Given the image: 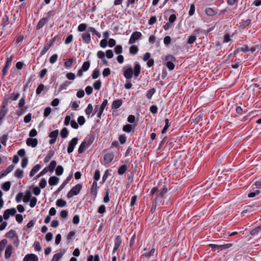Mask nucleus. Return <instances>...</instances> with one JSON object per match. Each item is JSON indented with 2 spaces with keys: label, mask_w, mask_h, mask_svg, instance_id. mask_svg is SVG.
I'll use <instances>...</instances> for the list:
<instances>
[{
  "label": "nucleus",
  "mask_w": 261,
  "mask_h": 261,
  "mask_svg": "<svg viewBox=\"0 0 261 261\" xmlns=\"http://www.w3.org/2000/svg\"><path fill=\"white\" fill-rule=\"evenodd\" d=\"M176 61L175 58L171 55H167L164 59V64L166 65L169 70H172L175 67L173 62Z\"/></svg>",
  "instance_id": "1"
},
{
  "label": "nucleus",
  "mask_w": 261,
  "mask_h": 261,
  "mask_svg": "<svg viewBox=\"0 0 261 261\" xmlns=\"http://www.w3.org/2000/svg\"><path fill=\"white\" fill-rule=\"evenodd\" d=\"M82 188V185L81 184H77L68 192L67 194V197L68 199L71 198L74 195H77L81 191Z\"/></svg>",
  "instance_id": "2"
},
{
  "label": "nucleus",
  "mask_w": 261,
  "mask_h": 261,
  "mask_svg": "<svg viewBox=\"0 0 261 261\" xmlns=\"http://www.w3.org/2000/svg\"><path fill=\"white\" fill-rule=\"evenodd\" d=\"M142 36V34L140 32L136 31L133 33L128 41V44H132L136 42Z\"/></svg>",
  "instance_id": "3"
},
{
  "label": "nucleus",
  "mask_w": 261,
  "mask_h": 261,
  "mask_svg": "<svg viewBox=\"0 0 261 261\" xmlns=\"http://www.w3.org/2000/svg\"><path fill=\"white\" fill-rule=\"evenodd\" d=\"M78 138L76 137L73 138L69 142L67 152L69 154L71 153L74 150V147L77 144Z\"/></svg>",
  "instance_id": "4"
},
{
  "label": "nucleus",
  "mask_w": 261,
  "mask_h": 261,
  "mask_svg": "<svg viewBox=\"0 0 261 261\" xmlns=\"http://www.w3.org/2000/svg\"><path fill=\"white\" fill-rule=\"evenodd\" d=\"M16 213V210L15 208H11L6 210L3 214V218L5 220L9 219L10 216H14Z\"/></svg>",
  "instance_id": "5"
},
{
  "label": "nucleus",
  "mask_w": 261,
  "mask_h": 261,
  "mask_svg": "<svg viewBox=\"0 0 261 261\" xmlns=\"http://www.w3.org/2000/svg\"><path fill=\"white\" fill-rule=\"evenodd\" d=\"M123 75L127 80H130L133 75V69L131 67L125 69L123 68Z\"/></svg>",
  "instance_id": "6"
},
{
  "label": "nucleus",
  "mask_w": 261,
  "mask_h": 261,
  "mask_svg": "<svg viewBox=\"0 0 261 261\" xmlns=\"http://www.w3.org/2000/svg\"><path fill=\"white\" fill-rule=\"evenodd\" d=\"M7 103H3L0 107V119H4L8 112V109L6 108Z\"/></svg>",
  "instance_id": "7"
},
{
  "label": "nucleus",
  "mask_w": 261,
  "mask_h": 261,
  "mask_svg": "<svg viewBox=\"0 0 261 261\" xmlns=\"http://www.w3.org/2000/svg\"><path fill=\"white\" fill-rule=\"evenodd\" d=\"M81 37L83 41L86 44H89L91 42V39L90 34L89 32L83 33L81 34Z\"/></svg>",
  "instance_id": "8"
},
{
  "label": "nucleus",
  "mask_w": 261,
  "mask_h": 261,
  "mask_svg": "<svg viewBox=\"0 0 261 261\" xmlns=\"http://www.w3.org/2000/svg\"><path fill=\"white\" fill-rule=\"evenodd\" d=\"M56 40V37H54L51 40H50L49 42L47 43L46 45H45L43 48V49L41 50L40 53V56H42L44 55L47 50L49 49V48L54 44V43Z\"/></svg>",
  "instance_id": "9"
},
{
  "label": "nucleus",
  "mask_w": 261,
  "mask_h": 261,
  "mask_svg": "<svg viewBox=\"0 0 261 261\" xmlns=\"http://www.w3.org/2000/svg\"><path fill=\"white\" fill-rule=\"evenodd\" d=\"M121 237L120 236H117L114 241V247L113 248V253H114L118 250L121 244Z\"/></svg>",
  "instance_id": "10"
},
{
  "label": "nucleus",
  "mask_w": 261,
  "mask_h": 261,
  "mask_svg": "<svg viewBox=\"0 0 261 261\" xmlns=\"http://www.w3.org/2000/svg\"><path fill=\"white\" fill-rule=\"evenodd\" d=\"M141 71V66L139 63L137 62H136L134 63V68L133 70V74L136 77H137L140 73Z\"/></svg>",
  "instance_id": "11"
},
{
  "label": "nucleus",
  "mask_w": 261,
  "mask_h": 261,
  "mask_svg": "<svg viewBox=\"0 0 261 261\" xmlns=\"http://www.w3.org/2000/svg\"><path fill=\"white\" fill-rule=\"evenodd\" d=\"M114 157L113 153H107L104 156L103 161L106 164L110 163L113 161Z\"/></svg>",
  "instance_id": "12"
},
{
  "label": "nucleus",
  "mask_w": 261,
  "mask_h": 261,
  "mask_svg": "<svg viewBox=\"0 0 261 261\" xmlns=\"http://www.w3.org/2000/svg\"><path fill=\"white\" fill-rule=\"evenodd\" d=\"M27 144L32 147H35L38 144V140L36 138H28L26 141Z\"/></svg>",
  "instance_id": "13"
},
{
  "label": "nucleus",
  "mask_w": 261,
  "mask_h": 261,
  "mask_svg": "<svg viewBox=\"0 0 261 261\" xmlns=\"http://www.w3.org/2000/svg\"><path fill=\"white\" fill-rule=\"evenodd\" d=\"M48 21L49 18L43 17L39 20V21L37 23V25L36 26L37 29L40 30V29H41L45 24L47 23Z\"/></svg>",
  "instance_id": "14"
},
{
  "label": "nucleus",
  "mask_w": 261,
  "mask_h": 261,
  "mask_svg": "<svg viewBox=\"0 0 261 261\" xmlns=\"http://www.w3.org/2000/svg\"><path fill=\"white\" fill-rule=\"evenodd\" d=\"M168 192V188L166 186H164L163 188L162 189V191L159 194L156 198H155V202L157 201H159L160 199L163 198L164 196Z\"/></svg>",
  "instance_id": "15"
},
{
  "label": "nucleus",
  "mask_w": 261,
  "mask_h": 261,
  "mask_svg": "<svg viewBox=\"0 0 261 261\" xmlns=\"http://www.w3.org/2000/svg\"><path fill=\"white\" fill-rule=\"evenodd\" d=\"M14 165H13L9 166L5 170H3L1 173L0 178L6 176L8 173L11 172L14 169Z\"/></svg>",
  "instance_id": "16"
},
{
  "label": "nucleus",
  "mask_w": 261,
  "mask_h": 261,
  "mask_svg": "<svg viewBox=\"0 0 261 261\" xmlns=\"http://www.w3.org/2000/svg\"><path fill=\"white\" fill-rule=\"evenodd\" d=\"M9 24H10L9 15L8 13H6L2 18L1 25L3 27H5Z\"/></svg>",
  "instance_id": "17"
},
{
  "label": "nucleus",
  "mask_w": 261,
  "mask_h": 261,
  "mask_svg": "<svg viewBox=\"0 0 261 261\" xmlns=\"http://www.w3.org/2000/svg\"><path fill=\"white\" fill-rule=\"evenodd\" d=\"M38 259L36 255L33 254H27L23 258V261H38Z\"/></svg>",
  "instance_id": "18"
},
{
  "label": "nucleus",
  "mask_w": 261,
  "mask_h": 261,
  "mask_svg": "<svg viewBox=\"0 0 261 261\" xmlns=\"http://www.w3.org/2000/svg\"><path fill=\"white\" fill-rule=\"evenodd\" d=\"M122 104V100L121 99L115 100L112 102L111 108L112 109H117L121 107Z\"/></svg>",
  "instance_id": "19"
},
{
  "label": "nucleus",
  "mask_w": 261,
  "mask_h": 261,
  "mask_svg": "<svg viewBox=\"0 0 261 261\" xmlns=\"http://www.w3.org/2000/svg\"><path fill=\"white\" fill-rule=\"evenodd\" d=\"M12 250L13 247L11 245L7 246L5 252V257L6 259H9L10 257L12 252Z\"/></svg>",
  "instance_id": "20"
},
{
  "label": "nucleus",
  "mask_w": 261,
  "mask_h": 261,
  "mask_svg": "<svg viewBox=\"0 0 261 261\" xmlns=\"http://www.w3.org/2000/svg\"><path fill=\"white\" fill-rule=\"evenodd\" d=\"M59 179V177L53 176L49 178L48 183L50 186H55L58 184Z\"/></svg>",
  "instance_id": "21"
},
{
  "label": "nucleus",
  "mask_w": 261,
  "mask_h": 261,
  "mask_svg": "<svg viewBox=\"0 0 261 261\" xmlns=\"http://www.w3.org/2000/svg\"><path fill=\"white\" fill-rule=\"evenodd\" d=\"M88 147H89V146H88V145L87 144V141H84L81 144V145L78 149V153H83Z\"/></svg>",
  "instance_id": "22"
},
{
  "label": "nucleus",
  "mask_w": 261,
  "mask_h": 261,
  "mask_svg": "<svg viewBox=\"0 0 261 261\" xmlns=\"http://www.w3.org/2000/svg\"><path fill=\"white\" fill-rule=\"evenodd\" d=\"M18 235L17 234L16 231L12 229L8 231L5 235L6 238L11 240H13L14 238H15Z\"/></svg>",
  "instance_id": "23"
},
{
  "label": "nucleus",
  "mask_w": 261,
  "mask_h": 261,
  "mask_svg": "<svg viewBox=\"0 0 261 261\" xmlns=\"http://www.w3.org/2000/svg\"><path fill=\"white\" fill-rule=\"evenodd\" d=\"M41 168V166L40 164L35 165L30 172V176H33Z\"/></svg>",
  "instance_id": "24"
},
{
  "label": "nucleus",
  "mask_w": 261,
  "mask_h": 261,
  "mask_svg": "<svg viewBox=\"0 0 261 261\" xmlns=\"http://www.w3.org/2000/svg\"><path fill=\"white\" fill-rule=\"evenodd\" d=\"M32 198L31 192L30 190H27L25 192V195H23V201L24 202L27 203L30 201Z\"/></svg>",
  "instance_id": "25"
},
{
  "label": "nucleus",
  "mask_w": 261,
  "mask_h": 261,
  "mask_svg": "<svg viewBox=\"0 0 261 261\" xmlns=\"http://www.w3.org/2000/svg\"><path fill=\"white\" fill-rule=\"evenodd\" d=\"M205 13L207 16H213L217 13V12L211 8H207L205 10Z\"/></svg>",
  "instance_id": "26"
},
{
  "label": "nucleus",
  "mask_w": 261,
  "mask_h": 261,
  "mask_svg": "<svg viewBox=\"0 0 261 261\" xmlns=\"http://www.w3.org/2000/svg\"><path fill=\"white\" fill-rule=\"evenodd\" d=\"M57 165V162L55 161H52L49 165L45 167V168L47 169L48 172H53L56 166Z\"/></svg>",
  "instance_id": "27"
},
{
  "label": "nucleus",
  "mask_w": 261,
  "mask_h": 261,
  "mask_svg": "<svg viewBox=\"0 0 261 261\" xmlns=\"http://www.w3.org/2000/svg\"><path fill=\"white\" fill-rule=\"evenodd\" d=\"M129 53L133 55L137 54L139 51L138 47L136 45H132L129 47Z\"/></svg>",
  "instance_id": "28"
},
{
  "label": "nucleus",
  "mask_w": 261,
  "mask_h": 261,
  "mask_svg": "<svg viewBox=\"0 0 261 261\" xmlns=\"http://www.w3.org/2000/svg\"><path fill=\"white\" fill-rule=\"evenodd\" d=\"M69 135V132L67 128L64 127L62 129L60 132L61 137L62 138H66Z\"/></svg>",
  "instance_id": "29"
},
{
  "label": "nucleus",
  "mask_w": 261,
  "mask_h": 261,
  "mask_svg": "<svg viewBox=\"0 0 261 261\" xmlns=\"http://www.w3.org/2000/svg\"><path fill=\"white\" fill-rule=\"evenodd\" d=\"M55 154V152L53 150H50L48 152V154L44 158V163H46L48 162L51 159L53 158Z\"/></svg>",
  "instance_id": "30"
},
{
  "label": "nucleus",
  "mask_w": 261,
  "mask_h": 261,
  "mask_svg": "<svg viewBox=\"0 0 261 261\" xmlns=\"http://www.w3.org/2000/svg\"><path fill=\"white\" fill-rule=\"evenodd\" d=\"M127 169V166L126 165H121L118 170V173L119 175H122L124 174Z\"/></svg>",
  "instance_id": "31"
},
{
  "label": "nucleus",
  "mask_w": 261,
  "mask_h": 261,
  "mask_svg": "<svg viewBox=\"0 0 261 261\" xmlns=\"http://www.w3.org/2000/svg\"><path fill=\"white\" fill-rule=\"evenodd\" d=\"M15 176L18 178H21L23 176V171L22 169H17L15 172Z\"/></svg>",
  "instance_id": "32"
},
{
  "label": "nucleus",
  "mask_w": 261,
  "mask_h": 261,
  "mask_svg": "<svg viewBox=\"0 0 261 261\" xmlns=\"http://www.w3.org/2000/svg\"><path fill=\"white\" fill-rule=\"evenodd\" d=\"M66 203V201L62 199H59L56 201V205L61 207L65 206Z\"/></svg>",
  "instance_id": "33"
},
{
  "label": "nucleus",
  "mask_w": 261,
  "mask_h": 261,
  "mask_svg": "<svg viewBox=\"0 0 261 261\" xmlns=\"http://www.w3.org/2000/svg\"><path fill=\"white\" fill-rule=\"evenodd\" d=\"M154 252H155L154 248H152L151 249V250L150 251H149L148 252H144L142 256H145V257H147L148 258H149L150 257L153 256Z\"/></svg>",
  "instance_id": "34"
},
{
  "label": "nucleus",
  "mask_w": 261,
  "mask_h": 261,
  "mask_svg": "<svg viewBox=\"0 0 261 261\" xmlns=\"http://www.w3.org/2000/svg\"><path fill=\"white\" fill-rule=\"evenodd\" d=\"M133 129V126L130 124H126L123 126L122 130L126 133H130Z\"/></svg>",
  "instance_id": "35"
},
{
  "label": "nucleus",
  "mask_w": 261,
  "mask_h": 261,
  "mask_svg": "<svg viewBox=\"0 0 261 261\" xmlns=\"http://www.w3.org/2000/svg\"><path fill=\"white\" fill-rule=\"evenodd\" d=\"M155 92V89L154 88H152L150 89H149L147 94H146V97L148 99H150L152 96V95L154 94Z\"/></svg>",
  "instance_id": "36"
},
{
  "label": "nucleus",
  "mask_w": 261,
  "mask_h": 261,
  "mask_svg": "<svg viewBox=\"0 0 261 261\" xmlns=\"http://www.w3.org/2000/svg\"><path fill=\"white\" fill-rule=\"evenodd\" d=\"M260 231H261V225L251 230L250 232V234L252 236H254V235L257 234Z\"/></svg>",
  "instance_id": "37"
},
{
  "label": "nucleus",
  "mask_w": 261,
  "mask_h": 261,
  "mask_svg": "<svg viewBox=\"0 0 261 261\" xmlns=\"http://www.w3.org/2000/svg\"><path fill=\"white\" fill-rule=\"evenodd\" d=\"M64 168L61 165H58L56 169V174L57 175H61L63 174Z\"/></svg>",
  "instance_id": "38"
},
{
  "label": "nucleus",
  "mask_w": 261,
  "mask_h": 261,
  "mask_svg": "<svg viewBox=\"0 0 261 261\" xmlns=\"http://www.w3.org/2000/svg\"><path fill=\"white\" fill-rule=\"evenodd\" d=\"M260 193L259 190H255L253 192H251L248 194V197L249 198H253L258 195Z\"/></svg>",
  "instance_id": "39"
},
{
  "label": "nucleus",
  "mask_w": 261,
  "mask_h": 261,
  "mask_svg": "<svg viewBox=\"0 0 261 261\" xmlns=\"http://www.w3.org/2000/svg\"><path fill=\"white\" fill-rule=\"evenodd\" d=\"M90 62L88 61H86V62H85L82 66V68L81 69L84 71H87L89 67H90Z\"/></svg>",
  "instance_id": "40"
},
{
  "label": "nucleus",
  "mask_w": 261,
  "mask_h": 261,
  "mask_svg": "<svg viewBox=\"0 0 261 261\" xmlns=\"http://www.w3.org/2000/svg\"><path fill=\"white\" fill-rule=\"evenodd\" d=\"M100 72L98 69H95L92 72V76L93 79H96L100 76Z\"/></svg>",
  "instance_id": "41"
},
{
  "label": "nucleus",
  "mask_w": 261,
  "mask_h": 261,
  "mask_svg": "<svg viewBox=\"0 0 261 261\" xmlns=\"http://www.w3.org/2000/svg\"><path fill=\"white\" fill-rule=\"evenodd\" d=\"M10 187L11 182L10 181H6L2 185V189L5 191H8L9 190Z\"/></svg>",
  "instance_id": "42"
},
{
  "label": "nucleus",
  "mask_w": 261,
  "mask_h": 261,
  "mask_svg": "<svg viewBox=\"0 0 261 261\" xmlns=\"http://www.w3.org/2000/svg\"><path fill=\"white\" fill-rule=\"evenodd\" d=\"M87 27V25L86 23H81L78 26L77 30L79 32H82L85 31L86 30Z\"/></svg>",
  "instance_id": "43"
},
{
  "label": "nucleus",
  "mask_w": 261,
  "mask_h": 261,
  "mask_svg": "<svg viewBox=\"0 0 261 261\" xmlns=\"http://www.w3.org/2000/svg\"><path fill=\"white\" fill-rule=\"evenodd\" d=\"M48 172L47 169L44 168L38 174H37L35 177L34 180H37L40 177L43 176Z\"/></svg>",
  "instance_id": "44"
},
{
  "label": "nucleus",
  "mask_w": 261,
  "mask_h": 261,
  "mask_svg": "<svg viewBox=\"0 0 261 261\" xmlns=\"http://www.w3.org/2000/svg\"><path fill=\"white\" fill-rule=\"evenodd\" d=\"M93 87L95 90H99L101 87V81L99 80L96 81L93 84Z\"/></svg>",
  "instance_id": "45"
},
{
  "label": "nucleus",
  "mask_w": 261,
  "mask_h": 261,
  "mask_svg": "<svg viewBox=\"0 0 261 261\" xmlns=\"http://www.w3.org/2000/svg\"><path fill=\"white\" fill-rule=\"evenodd\" d=\"M70 84L71 83L70 82L68 81H65L64 83H63L60 86V90L66 89Z\"/></svg>",
  "instance_id": "46"
},
{
  "label": "nucleus",
  "mask_w": 261,
  "mask_h": 261,
  "mask_svg": "<svg viewBox=\"0 0 261 261\" xmlns=\"http://www.w3.org/2000/svg\"><path fill=\"white\" fill-rule=\"evenodd\" d=\"M44 88L45 86L43 84H39L36 91V94L39 95L41 93V92L44 90Z\"/></svg>",
  "instance_id": "47"
},
{
  "label": "nucleus",
  "mask_w": 261,
  "mask_h": 261,
  "mask_svg": "<svg viewBox=\"0 0 261 261\" xmlns=\"http://www.w3.org/2000/svg\"><path fill=\"white\" fill-rule=\"evenodd\" d=\"M93 109V106L91 104H89L85 110V113L87 115H90L92 112Z\"/></svg>",
  "instance_id": "48"
},
{
  "label": "nucleus",
  "mask_w": 261,
  "mask_h": 261,
  "mask_svg": "<svg viewBox=\"0 0 261 261\" xmlns=\"http://www.w3.org/2000/svg\"><path fill=\"white\" fill-rule=\"evenodd\" d=\"M8 134L4 135L1 138V139H0V141H1V143L2 144H3L4 145L6 146V145L7 141L8 140Z\"/></svg>",
  "instance_id": "49"
},
{
  "label": "nucleus",
  "mask_w": 261,
  "mask_h": 261,
  "mask_svg": "<svg viewBox=\"0 0 261 261\" xmlns=\"http://www.w3.org/2000/svg\"><path fill=\"white\" fill-rule=\"evenodd\" d=\"M58 135H59V131L58 129H57V130L51 132L49 134V137H50L51 138H54V139H57V138L58 136Z\"/></svg>",
  "instance_id": "50"
},
{
  "label": "nucleus",
  "mask_w": 261,
  "mask_h": 261,
  "mask_svg": "<svg viewBox=\"0 0 261 261\" xmlns=\"http://www.w3.org/2000/svg\"><path fill=\"white\" fill-rule=\"evenodd\" d=\"M7 244V240L3 239L0 242V252H2Z\"/></svg>",
  "instance_id": "51"
},
{
  "label": "nucleus",
  "mask_w": 261,
  "mask_h": 261,
  "mask_svg": "<svg viewBox=\"0 0 261 261\" xmlns=\"http://www.w3.org/2000/svg\"><path fill=\"white\" fill-rule=\"evenodd\" d=\"M234 34H232L231 36H230L228 34H226L224 36L223 38V43H227L231 40L230 37L233 36Z\"/></svg>",
  "instance_id": "52"
},
{
  "label": "nucleus",
  "mask_w": 261,
  "mask_h": 261,
  "mask_svg": "<svg viewBox=\"0 0 261 261\" xmlns=\"http://www.w3.org/2000/svg\"><path fill=\"white\" fill-rule=\"evenodd\" d=\"M63 254L61 252H59L58 253L55 254L54 255V257L51 260V261H59L60 259L62 256Z\"/></svg>",
  "instance_id": "53"
},
{
  "label": "nucleus",
  "mask_w": 261,
  "mask_h": 261,
  "mask_svg": "<svg viewBox=\"0 0 261 261\" xmlns=\"http://www.w3.org/2000/svg\"><path fill=\"white\" fill-rule=\"evenodd\" d=\"M114 51L116 54H120L122 52V47L120 45H116L114 48Z\"/></svg>",
  "instance_id": "54"
},
{
  "label": "nucleus",
  "mask_w": 261,
  "mask_h": 261,
  "mask_svg": "<svg viewBox=\"0 0 261 261\" xmlns=\"http://www.w3.org/2000/svg\"><path fill=\"white\" fill-rule=\"evenodd\" d=\"M196 40V36L195 35H191L189 36L188 41L187 43L189 44H193Z\"/></svg>",
  "instance_id": "55"
},
{
  "label": "nucleus",
  "mask_w": 261,
  "mask_h": 261,
  "mask_svg": "<svg viewBox=\"0 0 261 261\" xmlns=\"http://www.w3.org/2000/svg\"><path fill=\"white\" fill-rule=\"evenodd\" d=\"M251 22V19H248L246 20H243L242 23L240 25V27L241 28H245L248 26L250 23Z\"/></svg>",
  "instance_id": "56"
},
{
  "label": "nucleus",
  "mask_w": 261,
  "mask_h": 261,
  "mask_svg": "<svg viewBox=\"0 0 261 261\" xmlns=\"http://www.w3.org/2000/svg\"><path fill=\"white\" fill-rule=\"evenodd\" d=\"M89 32H91L93 33L95 35H96L98 37L100 38L101 37L100 34L93 27H89L88 28Z\"/></svg>",
  "instance_id": "57"
},
{
  "label": "nucleus",
  "mask_w": 261,
  "mask_h": 261,
  "mask_svg": "<svg viewBox=\"0 0 261 261\" xmlns=\"http://www.w3.org/2000/svg\"><path fill=\"white\" fill-rule=\"evenodd\" d=\"M46 184H47L46 180L44 178H41V179L39 184V185L41 188L43 189L46 187Z\"/></svg>",
  "instance_id": "58"
},
{
  "label": "nucleus",
  "mask_w": 261,
  "mask_h": 261,
  "mask_svg": "<svg viewBox=\"0 0 261 261\" xmlns=\"http://www.w3.org/2000/svg\"><path fill=\"white\" fill-rule=\"evenodd\" d=\"M23 197V193L20 192L18 193L16 196L15 200L17 202H20Z\"/></svg>",
  "instance_id": "59"
},
{
  "label": "nucleus",
  "mask_w": 261,
  "mask_h": 261,
  "mask_svg": "<svg viewBox=\"0 0 261 261\" xmlns=\"http://www.w3.org/2000/svg\"><path fill=\"white\" fill-rule=\"evenodd\" d=\"M58 56L57 54H54L49 58V62L51 64H54L57 60Z\"/></svg>",
  "instance_id": "60"
},
{
  "label": "nucleus",
  "mask_w": 261,
  "mask_h": 261,
  "mask_svg": "<svg viewBox=\"0 0 261 261\" xmlns=\"http://www.w3.org/2000/svg\"><path fill=\"white\" fill-rule=\"evenodd\" d=\"M30 206L31 207H34L37 203V199L36 197H34L30 199Z\"/></svg>",
  "instance_id": "61"
},
{
  "label": "nucleus",
  "mask_w": 261,
  "mask_h": 261,
  "mask_svg": "<svg viewBox=\"0 0 261 261\" xmlns=\"http://www.w3.org/2000/svg\"><path fill=\"white\" fill-rule=\"evenodd\" d=\"M111 73V70L110 68H105L102 71V75L104 77L108 76Z\"/></svg>",
  "instance_id": "62"
},
{
  "label": "nucleus",
  "mask_w": 261,
  "mask_h": 261,
  "mask_svg": "<svg viewBox=\"0 0 261 261\" xmlns=\"http://www.w3.org/2000/svg\"><path fill=\"white\" fill-rule=\"evenodd\" d=\"M25 103V97H24V96H23L19 101L18 107L19 108L22 109L24 107Z\"/></svg>",
  "instance_id": "63"
},
{
  "label": "nucleus",
  "mask_w": 261,
  "mask_h": 261,
  "mask_svg": "<svg viewBox=\"0 0 261 261\" xmlns=\"http://www.w3.org/2000/svg\"><path fill=\"white\" fill-rule=\"evenodd\" d=\"M80 103V101H72L71 103V108L72 109H73L74 110H77V108L79 107Z\"/></svg>",
  "instance_id": "64"
}]
</instances>
